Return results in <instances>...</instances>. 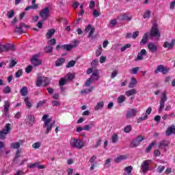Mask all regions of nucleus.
Returning a JSON list of instances; mask_svg holds the SVG:
<instances>
[{"instance_id":"4","label":"nucleus","mask_w":175,"mask_h":175,"mask_svg":"<svg viewBox=\"0 0 175 175\" xmlns=\"http://www.w3.org/2000/svg\"><path fill=\"white\" fill-rule=\"evenodd\" d=\"M167 101V92H163L160 97V105L159 107V113H162L165 109V103Z\"/></svg>"},{"instance_id":"1","label":"nucleus","mask_w":175,"mask_h":175,"mask_svg":"<svg viewBox=\"0 0 175 175\" xmlns=\"http://www.w3.org/2000/svg\"><path fill=\"white\" fill-rule=\"evenodd\" d=\"M42 121H44L43 128L45 129V133L46 135H49L50 132L51 131V129H53V126L55 125V122L51 123V118H49V115L45 114L42 118Z\"/></svg>"},{"instance_id":"63","label":"nucleus","mask_w":175,"mask_h":175,"mask_svg":"<svg viewBox=\"0 0 175 175\" xmlns=\"http://www.w3.org/2000/svg\"><path fill=\"white\" fill-rule=\"evenodd\" d=\"M102 46H100L98 48V49L96 51V55L97 57H99V55H100V54H102Z\"/></svg>"},{"instance_id":"43","label":"nucleus","mask_w":175,"mask_h":175,"mask_svg":"<svg viewBox=\"0 0 175 175\" xmlns=\"http://www.w3.org/2000/svg\"><path fill=\"white\" fill-rule=\"evenodd\" d=\"M125 100H126V97L124 95H120L118 98V103H122L123 102H125Z\"/></svg>"},{"instance_id":"51","label":"nucleus","mask_w":175,"mask_h":175,"mask_svg":"<svg viewBox=\"0 0 175 175\" xmlns=\"http://www.w3.org/2000/svg\"><path fill=\"white\" fill-rule=\"evenodd\" d=\"M57 43V40H55V38H53V39H51V40H49L48 41V45L49 46H54L55 44Z\"/></svg>"},{"instance_id":"59","label":"nucleus","mask_w":175,"mask_h":175,"mask_svg":"<svg viewBox=\"0 0 175 175\" xmlns=\"http://www.w3.org/2000/svg\"><path fill=\"white\" fill-rule=\"evenodd\" d=\"M44 23V20H42V21H40L38 23H37V27L39 29H42L43 28V24Z\"/></svg>"},{"instance_id":"23","label":"nucleus","mask_w":175,"mask_h":175,"mask_svg":"<svg viewBox=\"0 0 175 175\" xmlns=\"http://www.w3.org/2000/svg\"><path fill=\"white\" fill-rule=\"evenodd\" d=\"M118 20L131 21V20H132V18L129 17L128 14H124L118 16Z\"/></svg>"},{"instance_id":"20","label":"nucleus","mask_w":175,"mask_h":175,"mask_svg":"<svg viewBox=\"0 0 175 175\" xmlns=\"http://www.w3.org/2000/svg\"><path fill=\"white\" fill-rule=\"evenodd\" d=\"M172 133H175L174 124H172L171 126L168 127L165 133L167 136H170V135H172Z\"/></svg>"},{"instance_id":"52","label":"nucleus","mask_w":175,"mask_h":175,"mask_svg":"<svg viewBox=\"0 0 175 175\" xmlns=\"http://www.w3.org/2000/svg\"><path fill=\"white\" fill-rule=\"evenodd\" d=\"M3 92H4V94H10V92H12V88H10L9 86H6L3 89Z\"/></svg>"},{"instance_id":"30","label":"nucleus","mask_w":175,"mask_h":175,"mask_svg":"<svg viewBox=\"0 0 175 175\" xmlns=\"http://www.w3.org/2000/svg\"><path fill=\"white\" fill-rule=\"evenodd\" d=\"M53 49L54 47H53L51 45H48L44 49V51L45 53H46V54H51V53H53Z\"/></svg>"},{"instance_id":"41","label":"nucleus","mask_w":175,"mask_h":175,"mask_svg":"<svg viewBox=\"0 0 175 175\" xmlns=\"http://www.w3.org/2000/svg\"><path fill=\"white\" fill-rule=\"evenodd\" d=\"M138 146H140V144L136 139V138L131 142V147L132 148L138 147Z\"/></svg>"},{"instance_id":"25","label":"nucleus","mask_w":175,"mask_h":175,"mask_svg":"<svg viewBox=\"0 0 175 175\" xmlns=\"http://www.w3.org/2000/svg\"><path fill=\"white\" fill-rule=\"evenodd\" d=\"M132 170H133V167L128 166L124 168V173L123 175H132Z\"/></svg>"},{"instance_id":"56","label":"nucleus","mask_w":175,"mask_h":175,"mask_svg":"<svg viewBox=\"0 0 175 175\" xmlns=\"http://www.w3.org/2000/svg\"><path fill=\"white\" fill-rule=\"evenodd\" d=\"M135 139L137 140L138 143L140 144L144 140V137L140 135H138Z\"/></svg>"},{"instance_id":"44","label":"nucleus","mask_w":175,"mask_h":175,"mask_svg":"<svg viewBox=\"0 0 175 175\" xmlns=\"http://www.w3.org/2000/svg\"><path fill=\"white\" fill-rule=\"evenodd\" d=\"M132 47V44H126L125 45H124L121 49H120V51L124 52L126 50H128V49H131Z\"/></svg>"},{"instance_id":"61","label":"nucleus","mask_w":175,"mask_h":175,"mask_svg":"<svg viewBox=\"0 0 175 175\" xmlns=\"http://www.w3.org/2000/svg\"><path fill=\"white\" fill-rule=\"evenodd\" d=\"M33 148L38 150V148H40V142H36L32 145Z\"/></svg>"},{"instance_id":"22","label":"nucleus","mask_w":175,"mask_h":175,"mask_svg":"<svg viewBox=\"0 0 175 175\" xmlns=\"http://www.w3.org/2000/svg\"><path fill=\"white\" fill-rule=\"evenodd\" d=\"M136 84H137V80L134 77H132L131 78V82L129 84V88H135Z\"/></svg>"},{"instance_id":"35","label":"nucleus","mask_w":175,"mask_h":175,"mask_svg":"<svg viewBox=\"0 0 175 175\" xmlns=\"http://www.w3.org/2000/svg\"><path fill=\"white\" fill-rule=\"evenodd\" d=\"M24 102H25V105H27V107H28V109H31V107H32V103H31V102H29V97H28V96L25 97L24 99Z\"/></svg>"},{"instance_id":"54","label":"nucleus","mask_w":175,"mask_h":175,"mask_svg":"<svg viewBox=\"0 0 175 175\" xmlns=\"http://www.w3.org/2000/svg\"><path fill=\"white\" fill-rule=\"evenodd\" d=\"M116 25H117V19L111 20L109 27H116Z\"/></svg>"},{"instance_id":"31","label":"nucleus","mask_w":175,"mask_h":175,"mask_svg":"<svg viewBox=\"0 0 175 175\" xmlns=\"http://www.w3.org/2000/svg\"><path fill=\"white\" fill-rule=\"evenodd\" d=\"M20 148V142H12L10 144V148L13 149V150H18V148Z\"/></svg>"},{"instance_id":"55","label":"nucleus","mask_w":175,"mask_h":175,"mask_svg":"<svg viewBox=\"0 0 175 175\" xmlns=\"http://www.w3.org/2000/svg\"><path fill=\"white\" fill-rule=\"evenodd\" d=\"M92 84V78H89L85 83V87H90Z\"/></svg>"},{"instance_id":"37","label":"nucleus","mask_w":175,"mask_h":175,"mask_svg":"<svg viewBox=\"0 0 175 175\" xmlns=\"http://www.w3.org/2000/svg\"><path fill=\"white\" fill-rule=\"evenodd\" d=\"M155 144H157V141H152L151 144L146 148V152H150V151H151L152 147H154Z\"/></svg>"},{"instance_id":"49","label":"nucleus","mask_w":175,"mask_h":175,"mask_svg":"<svg viewBox=\"0 0 175 175\" xmlns=\"http://www.w3.org/2000/svg\"><path fill=\"white\" fill-rule=\"evenodd\" d=\"M67 81H68L67 78H62L59 81V85H60V87H62V85H65Z\"/></svg>"},{"instance_id":"26","label":"nucleus","mask_w":175,"mask_h":175,"mask_svg":"<svg viewBox=\"0 0 175 175\" xmlns=\"http://www.w3.org/2000/svg\"><path fill=\"white\" fill-rule=\"evenodd\" d=\"M136 94H137L136 89H131L125 92V95L126 96H132V95H136Z\"/></svg>"},{"instance_id":"48","label":"nucleus","mask_w":175,"mask_h":175,"mask_svg":"<svg viewBox=\"0 0 175 175\" xmlns=\"http://www.w3.org/2000/svg\"><path fill=\"white\" fill-rule=\"evenodd\" d=\"M10 123L6 124L3 130L5 131V132H7L8 133H10Z\"/></svg>"},{"instance_id":"36","label":"nucleus","mask_w":175,"mask_h":175,"mask_svg":"<svg viewBox=\"0 0 175 175\" xmlns=\"http://www.w3.org/2000/svg\"><path fill=\"white\" fill-rule=\"evenodd\" d=\"M64 63H65V58H60L55 61V66H61V65H62Z\"/></svg>"},{"instance_id":"62","label":"nucleus","mask_w":175,"mask_h":175,"mask_svg":"<svg viewBox=\"0 0 175 175\" xmlns=\"http://www.w3.org/2000/svg\"><path fill=\"white\" fill-rule=\"evenodd\" d=\"M73 79H75V75L72 74V73H68L67 74V80H73Z\"/></svg>"},{"instance_id":"42","label":"nucleus","mask_w":175,"mask_h":175,"mask_svg":"<svg viewBox=\"0 0 175 175\" xmlns=\"http://www.w3.org/2000/svg\"><path fill=\"white\" fill-rule=\"evenodd\" d=\"M3 107H4L3 111H9V109H10V103H9V100L4 101Z\"/></svg>"},{"instance_id":"13","label":"nucleus","mask_w":175,"mask_h":175,"mask_svg":"<svg viewBox=\"0 0 175 175\" xmlns=\"http://www.w3.org/2000/svg\"><path fill=\"white\" fill-rule=\"evenodd\" d=\"M174 46H175L174 39H172L171 42L165 41L163 44V47H164V49H168V50H173V49H174Z\"/></svg>"},{"instance_id":"46","label":"nucleus","mask_w":175,"mask_h":175,"mask_svg":"<svg viewBox=\"0 0 175 175\" xmlns=\"http://www.w3.org/2000/svg\"><path fill=\"white\" fill-rule=\"evenodd\" d=\"M147 118H148V115L145 114L144 116V117H139L137 119V124H140V122H142V121H146V120H147Z\"/></svg>"},{"instance_id":"60","label":"nucleus","mask_w":175,"mask_h":175,"mask_svg":"<svg viewBox=\"0 0 175 175\" xmlns=\"http://www.w3.org/2000/svg\"><path fill=\"white\" fill-rule=\"evenodd\" d=\"M7 16L8 18H13V16H14V11L10 10L7 13Z\"/></svg>"},{"instance_id":"8","label":"nucleus","mask_w":175,"mask_h":175,"mask_svg":"<svg viewBox=\"0 0 175 175\" xmlns=\"http://www.w3.org/2000/svg\"><path fill=\"white\" fill-rule=\"evenodd\" d=\"M169 70H170V68L165 67L163 65L161 64L157 66L154 70V73L155 75H158V73L160 72L163 75H166L167 73H169Z\"/></svg>"},{"instance_id":"17","label":"nucleus","mask_w":175,"mask_h":175,"mask_svg":"<svg viewBox=\"0 0 175 175\" xmlns=\"http://www.w3.org/2000/svg\"><path fill=\"white\" fill-rule=\"evenodd\" d=\"M148 49L151 51V53H157L158 51V46L152 42L148 44Z\"/></svg>"},{"instance_id":"14","label":"nucleus","mask_w":175,"mask_h":175,"mask_svg":"<svg viewBox=\"0 0 175 175\" xmlns=\"http://www.w3.org/2000/svg\"><path fill=\"white\" fill-rule=\"evenodd\" d=\"M85 32H89V38H92L95 33V27H92L91 24H89L86 28H85Z\"/></svg>"},{"instance_id":"16","label":"nucleus","mask_w":175,"mask_h":175,"mask_svg":"<svg viewBox=\"0 0 175 175\" xmlns=\"http://www.w3.org/2000/svg\"><path fill=\"white\" fill-rule=\"evenodd\" d=\"M23 28H29V26L25 25V23H21L19 27H16L14 30L15 33H23Z\"/></svg>"},{"instance_id":"47","label":"nucleus","mask_w":175,"mask_h":175,"mask_svg":"<svg viewBox=\"0 0 175 175\" xmlns=\"http://www.w3.org/2000/svg\"><path fill=\"white\" fill-rule=\"evenodd\" d=\"M132 131V126L131 125H127L126 127H124V133H129Z\"/></svg>"},{"instance_id":"40","label":"nucleus","mask_w":175,"mask_h":175,"mask_svg":"<svg viewBox=\"0 0 175 175\" xmlns=\"http://www.w3.org/2000/svg\"><path fill=\"white\" fill-rule=\"evenodd\" d=\"M111 143H113V144H116V143H117V142H118V135L117 134H113V135L111 136Z\"/></svg>"},{"instance_id":"3","label":"nucleus","mask_w":175,"mask_h":175,"mask_svg":"<svg viewBox=\"0 0 175 175\" xmlns=\"http://www.w3.org/2000/svg\"><path fill=\"white\" fill-rule=\"evenodd\" d=\"M70 145L74 148H79V150H81L84 147V143L81 139L75 138L70 139Z\"/></svg>"},{"instance_id":"50","label":"nucleus","mask_w":175,"mask_h":175,"mask_svg":"<svg viewBox=\"0 0 175 175\" xmlns=\"http://www.w3.org/2000/svg\"><path fill=\"white\" fill-rule=\"evenodd\" d=\"M139 67H135L130 70V73H131V75H137L139 72Z\"/></svg>"},{"instance_id":"19","label":"nucleus","mask_w":175,"mask_h":175,"mask_svg":"<svg viewBox=\"0 0 175 175\" xmlns=\"http://www.w3.org/2000/svg\"><path fill=\"white\" fill-rule=\"evenodd\" d=\"M40 163V162H36L32 164H30L29 165L27 166L29 169H35V167H38V169H44L46 166L44 165H39Z\"/></svg>"},{"instance_id":"18","label":"nucleus","mask_w":175,"mask_h":175,"mask_svg":"<svg viewBox=\"0 0 175 175\" xmlns=\"http://www.w3.org/2000/svg\"><path fill=\"white\" fill-rule=\"evenodd\" d=\"M169 144H170L169 141L163 139L159 143L158 148L161 149L165 148V147H167Z\"/></svg>"},{"instance_id":"64","label":"nucleus","mask_w":175,"mask_h":175,"mask_svg":"<svg viewBox=\"0 0 175 175\" xmlns=\"http://www.w3.org/2000/svg\"><path fill=\"white\" fill-rule=\"evenodd\" d=\"M163 170H165V166L160 165L157 168L158 173H162Z\"/></svg>"},{"instance_id":"45","label":"nucleus","mask_w":175,"mask_h":175,"mask_svg":"<svg viewBox=\"0 0 175 175\" xmlns=\"http://www.w3.org/2000/svg\"><path fill=\"white\" fill-rule=\"evenodd\" d=\"M76 65V61L75 60H71L70 61L68 64L66 66V68H73Z\"/></svg>"},{"instance_id":"12","label":"nucleus","mask_w":175,"mask_h":175,"mask_svg":"<svg viewBox=\"0 0 175 175\" xmlns=\"http://www.w3.org/2000/svg\"><path fill=\"white\" fill-rule=\"evenodd\" d=\"M137 113V110H136L135 109H133V108L129 109L126 113V118L129 120V118L136 117Z\"/></svg>"},{"instance_id":"58","label":"nucleus","mask_w":175,"mask_h":175,"mask_svg":"<svg viewBox=\"0 0 175 175\" xmlns=\"http://www.w3.org/2000/svg\"><path fill=\"white\" fill-rule=\"evenodd\" d=\"M22 75L23 70H18L15 74V77H16V79H18V77H21Z\"/></svg>"},{"instance_id":"28","label":"nucleus","mask_w":175,"mask_h":175,"mask_svg":"<svg viewBox=\"0 0 175 175\" xmlns=\"http://www.w3.org/2000/svg\"><path fill=\"white\" fill-rule=\"evenodd\" d=\"M105 106V103L103 101L98 102L96 105L94 107V110L98 111V110H100Z\"/></svg>"},{"instance_id":"29","label":"nucleus","mask_w":175,"mask_h":175,"mask_svg":"<svg viewBox=\"0 0 175 175\" xmlns=\"http://www.w3.org/2000/svg\"><path fill=\"white\" fill-rule=\"evenodd\" d=\"M21 94L22 96H27L28 95V88L27 87H23L21 89Z\"/></svg>"},{"instance_id":"27","label":"nucleus","mask_w":175,"mask_h":175,"mask_svg":"<svg viewBox=\"0 0 175 175\" xmlns=\"http://www.w3.org/2000/svg\"><path fill=\"white\" fill-rule=\"evenodd\" d=\"M148 41V33H146L142 37V39L140 42V45L144 46V44H146V43H147Z\"/></svg>"},{"instance_id":"9","label":"nucleus","mask_w":175,"mask_h":175,"mask_svg":"<svg viewBox=\"0 0 175 175\" xmlns=\"http://www.w3.org/2000/svg\"><path fill=\"white\" fill-rule=\"evenodd\" d=\"M35 121H36V119L35 118V116L33 114H27L25 122L26 125H28V126H32L33 124H35Z\"/></svg>"},{"instance_id":"6","label":"nucleus","mask_w":175,"mask_h":175,"mask_svg":"<svg viewBox=\"0 0 175 175\" xmlns=\"http://www.w3.org/2000/svg\"><path fill=\"white\" fill-rule=\"evenodd\" d=\"M16 50V46L12 44H7L3 45L0 44V53H3L4 51H14Z\"/></svg>"},{"instance_id":"24","label":"nucleus","mask_w":175,"mask_h":175,"mask_svg":"<svg viewBox=\"0 0 175 175\" xmlns=\"http://www.w3.org/2000/svg\"><path fill=\"white\" fill-rule=\"evenodd\" d=\"M31 9L36 10V9H39V5L36 4V3H31V5L26 7L25 10L27 12L28 10H31Z\"/></svg>"},{"instance_id":"53","label":"nucleus","mask_w":175,"mask_h":175,"mask_svg":"<svg viewBox=\"0 0 175 175\" xmlns=\"http://www.w3.org/2000/svg\"><path fill=\"white\" fill-rule=\"evenodd\" d=\"M150 16H151V11L146 10L144 14V18H150Z\"/></svg>"},{"instance_id":"38","label":"nucleus","mask_w":175,"mask_h":175,"mask_svg":"<svg viewBox=\"0 0 175 175\" xmlns=\"http://www.w3.org/2000/svg\"><path fill=\"white\" fill-rule=\"evenodd\" d=\"M62 47L64 49V50H66L67 51H70V50H72L75 47V46L70 45V44H64V45H62Z\"/></svg>"},{"instance_id":"39","label":"nucleus","mask_w":175,"mask_h":175,"mask_svg":"<svg viewBox=\"0 0 175 175\" xmlns=\"http://www.w3.org/2000/svg\"><path fill=\"white\" fill-rule=\"evenodd\" d=\"M8 133H7V131H5V130L0 131V140H5Z\"/></svg>"},{"instance_id":"32","label":"nucleus","mask_w":175,"mask_h":175,"mask_svg":"<svg viewBox=\"0 0 175 175\" xmlns=\"http://www.w3.org/2000/svg\"><path fill=\"white\" fill-rule=\"evenodd\" d=\"M94 126H95V125L94 124V122H90L89 123V124L83 126V130L84 131H90V129H91V128H94Z\"/></svg>"},{"instance_id":"5","label":"nucleus","mask_w":175,"mask_h":175,"mask_svg":"<svg viewBox=\"0 0 175 175\" xmlns=\"http://www.w3.org/2000/svg\"><path fill=\"white\" fill-rule=\"evenodd\" d=\"M150 35L152 38H157V39L161 38V33L159 32V29H158V25L157 24H153Z\"/></svg>"},{"instance_id":"34","label":"nucleus","mask_w":175,"mask_h":175,"mask_svg":"<svg viewBox=\"0 0 175 175\" xmlns=\"http://www.w3.org/2000/svg\"><path fill=\"white\" fill-rule=\"evenodd\" d=\"M55 33V30L54 29L49 30V31L46 33L47 39H51V36H53V35H54Z\"/></svg>"},{"instance_id":"11","label":"nucleus","mask_w":175,"mask_h":175,"mask_svg":"<svg viewBox=\"0 0 175 175\" xmlns=\"http://www.w3.org/2000/svg\"><path fill=\"white\" fill-rule=\"evenodd\" d=\"M39 57H40V54L33 55L31 62L34 66H39V65H42V61L39 59Z\"/></svg>"},{"instance_id":"15","label":"nucleus","mask_w":175,"mask_h":175,"mask_svg":"<svg viewBox=\"0 0 175 175\" xmlns=\"http://www.w3.org/2000/svg\"><path fill=\"white\" fill-rule=\"evenodd\" d=\"M146 55H147V51H146V49H142L141 51L138 53L135 61H142Z\"/></svg>"},{"instance_id":"57","label":"nucleus","mask_w":175,"mask_h":175,"mask_svg":"<svg viewBox=\"0 0 175 175\" xmlns=\"http://www.w3.org/2000/svg\"><path fill=\"white\" fill-rule=\"evenodd\" d=\"M16 65H17V62L14 59L11 60L9 64L10 68H14V66H16Z\"/></svg>"},{"instance_id":"21","label":"nucleus","mask_w":175,"mask_h":175,"mask_svg":"<svg viewBox=\"0 0 175 175\" xmlns=\"http://www.w3.org/2000/svg\"><path fill=\"white\" fill-rule=\"evenodd\" d=\"M125 159H128V157L126 155H120L114 160L115 163H120V162H122V161H125Z\"/></svg>"},{"instance_id":"10","label":"nucleus","mask_w":175,"mask_h":175,"mask_svg":"<svg viewBox=\"0 0 175 175\" xmlns=\"http://www.w3.org/2000/svg\"><path fill=\"white\" fill-rule=\"evenodd\" d=\"M151 160H145L142 162L141 165V170L142 173H147L150 170V163H151Z\"/></svg>"},{"instance_id":"2","label":"nucleus","mask_w":175,"mask_h":175,"mask_svg":"<svg viewBox=\"0 0 175 175\" xmlns=\"http://www.w3.org/2000/svg\"><path fill=\"white\" fill-rule=\"evenodd\" d=\"M51 80L46 77H42L40 74L38 75L36 85V87H42V84H44L46 87L50 84Z\"/></svg>"},{"instance_id":"7","label":"nucleus","mask_w":175,"mask_h":175,"mask_svg":"<svg viewBox=\"0 0 175 175\" xmlns=\"http://www.w3.org/2000/svg\"><path fill=\"white\" fill-rule=\"evenodd\" d=\"M40 17H41L44 21H46V20L50 17V8L46 7L41 10L40 12Z\"/></svg>"},{"instance_id":"33","label":"nucleus","mask_w":175,"mask_h":175,"mask_svg":"<svg viewBox=\"0 0 175 175\" xmlns=\"http://www.w3.org/2000/svg\"><path fill=\"white\" fill-rule=\"evenodd\" d=\"M90 79H92V80H96V81L99 79V75H98V70L94 71L92 74Z\"/></svg>"}]
</instances>
